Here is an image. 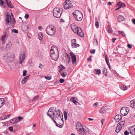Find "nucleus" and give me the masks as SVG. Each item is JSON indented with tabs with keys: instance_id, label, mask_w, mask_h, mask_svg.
Instances as JSON below:
<instances>
[{
	"instance_id": "27",
	"label": "nucleus",
	"mask_w": 135,
	"mask_h": 135,
	"mask_svg": "<svg viewBox=\"0 0 135 135\" xmlns=\"http://www.w3.org/2000/svg\"><path fill=\"white\" fill-rule=\"evenodd\" d=\"M12 15L13 18H11V23L12 25H14L16 23V21H15V18L13 17V16L12 15Z\"/></svg>"
},
{
	"instance_id": "45",
	"label": "nucleus",
	"mask_w": 135,
	"mask_h": 135,
	"mask_svg": "<svg viewBox=\"0 0 135 135\" xmlns=\"http://www.w3.org/2000/svg\"><path fill=\"white\" fill-rule=\"evenodd\" d=\"M12 32L15 33H17L18 32V31L16 29H13L12 30Z\"/></svg>"
},
{
	"instance_id": "58",
	"label": "nucleus",
	"mask_w": 135,
	"mask_h": 135,
	"mask_svg": "<svg viewBox=\"0 0 135 135\" xmlns=\"http://www.w3.org/2000/svg\"><path fill=\"white\" fill-rule=\"evenodd\" d=\"M123 31H119L118 32V33L119 34H121L122 33H123Z\"/></svg>"
},
{
	"instance_id": "4",
	"label": "nucleus",
	"mask_w": 135,
	"mask_h": 135,
	"mask_svg": "<svg viewBox=\"0 0 135 135\" xmlns=\"http://www.w3.org/2000/svg\"><path fill=\"white\" fill-rule=\"evenodd\" d=\"M53 108H51L49 109L48 112L47 114L51 118H52L51 116L52 115L53 117V118L55 119V117H57L59 115L61 114V112L60 110L56 109V108L54 110V111H53L52 110Z\"/></svg>"
},
{
	"instance_id": "16",
	"label": "nucleus",
	"mask_w": 135,
	"mask_h": 135,
	"mask_svg": "<svg viewBox=\"0 0 135 135\" xmlns=\"http://www.w3.org/2000/svg\"><path fill=\"white\" fill-rule=\"evenodd\" d=\"M25 54L24 52L22 54H21L20 56V63L21 64L24 61L25 59Z\"/></svg>"
},
{
	"instance_id": "37",
	"label": "nucleus",
	"mask_w": 135,
	"mask_h": 135,
	"mask_svg": "<svg viewBox=\"0 0 135 135\" xmlns=\"http://www.w3.org/2000/svg\"><path fill=\"white\" fill-rule=\"evenodd\" d=\"M108 32L109 33H111L112 32L113 30L111 28L108 27Z\"/></svg>"
},
{
	"instance_id": "50",
	"label": "nucleus",
	"mask_w": 135,
	"mask_h": 135,
	"mask_svg": "<svg viewBox=\"0 0 135 135\" xmlns=\"http://www.w3.org/2000/svg\"><path fill=\"white\" fill-rule=\"evenodd\" d=\"M95 52V50L93 49L92 50H90V52L91 54H94Z\"/></svg>"
},
{
	"instance_id": "33",
	"label": "nucleus",
	"mask_w": 135,
	"mask_h": 135,
	"mask_svg": "<svg viewBox=\"0 0 135 135\" xmlns=\"http://www.w3.org/2000/svg\"><path fill=\"white\" fill-rule=\"evenodd\" d=\"M4 0H0V5L2 6L3 7H6V6L4 5ZM6 1V0H5Z\"/></svg>"
},
{
	"instance_id": "35",
	"label": "nucleus",
	"mask_w": 135,
	"mask_h": 135,
	"mask_svg": "<svg viewBox=\"0 0 135 135\" xmlns=\"http://www.w3.org/2000/svg\"><path fill=\"white\" fill-rule=\"evenodd\" d=\"M10 122L13 124L16 123L17 122V119L16 118L11 119L10 120Z\"/></svg>"
},
{
	"instance_id": "10",
	"label": "nucleus",
	"mask_w": 135,
	"mask_h": 135,
	"mask_svg": "<svg viewBox=\"0 0 135 135\" xmlns=\"http://www.w3.org/2000/svg\"><path fill=\"white\" fill-rule=\"evenodd\" d=\"M11 19V16L8 13H7L5 18V21L6 25H10Z\"/></svg>"
},
{
	"instance_id": "64",
	"label": "nucleus",
	"mask_w": 135,
	"mask_h": 135,
	"mask_svg": "<svg viewBox=\"0 0 135 135\" xmlns=\"http://www.w3.org/2000/svg\"><path fill=\"white\" fill-rule=\"evenodd\" d=\"M88 119L89 121H92L93 120V119L91 118H88Z\"/></svg>"
},
{
	"instance_id": "47",
	"label": "nucleus",
	"mask_w": 135,
	"mask_h": 135,
	"mask_svg": "<svg viewBox=\"0 0 135 135\" xmlns=\"http://www.w3.org/2000/svg\"><path fill=\"white\" fill-rule=\"evenodd\" d=\"M95 25L96 27L98 28L99 27V22L98 21H97L95 22Z\"/></svg>"
},
{
	"instance_id": "52",
	"label": "nucleus",
	"mask_w": 135,
	"mask_h": 135,
	"mask_svg": "<svg viewBox=\"0 0 135 135\" xmlns=\"http://www.w3.org/2000/svg\"><path fill=\"white\" fill-rule=\"evenodd\" d=\"M124 134L125 135H128L129 134V132L127 131H126L124 132Z\"/></svg>"
},
{
	"instance_id": "25",
	"label": "nucleus",
	"mask_w": 135,
	"mask_h": 135,
	"mask_svg": "<svg viewBox=\"0 0 135 135\" xmlns=\"http://www.w3.org/2000/svg\"><path fill=\"white\" fill-rule=\"evenodd\" d=\"M10 116V114H9L3 116L2 117L0 118L1 120H2L5 119H7L8 118H9Z\"/></svg>"
},
{
	"instance_id": "40",
	"label": "nucleus",
	"mask_w": 135,
	"mask_h": 135,
	"mask_svg": "<svg viewBox=\"0 0 135 135\" xmlns=\"http://www.w3.org/2000/svg\"><path fill=\"white\" fill-rule=\"evenodd\" d=\"M16 119H17V122H19L20 121L21 119H22V118L21 117H18V118H16Z\"/></svg>"
},
{
	"instance_id": "17",
	"label": "nucleus",
	"mask_w": 135,
	"mask_h": 135,
	"mask_svg": "<svg viewBox=\"0 0 135 135\" xmlns=\"http://www.w3.org/2000/svg\"><path fill=\"white\" fill-rule=\"evenodd\" d=\"M126 5L124 3L121 2H118L116 5V7H119L120 8L122 7H124Z\"/></svg>"
},
{
	"instance_id": "48",
	"label": "nucleus",
	"mask_w": 135,
	"mask_h": 135,
	"mask_svg": "<svg viewBox=\"0 0 135 135\" xmlns=\"http://www.w3.org/2000/svg\"><path fill=\"white\" fill-rule=\"evenodd\" d=\"M66 75V73H62L61 75L63 77H65Z\"/></svg>"
},
{
	"instance_id": "59",
	"label": "nucleus",
	"mask_w": 135,
	"mask_h": 135,
	"mask_svg": "<svg viewBox=\"0 0 135 135\" xmlns=\"http://www.w3.org/2000/svg\"><path fill=\"white\" fill-rule=\"evenodd\" d=\"M122 34V36L123 37H124L126 36V35H125V34H124V33L123 32V33H122V34Z\"/></svg>"
},
{
	"instance_id": "61",
	"label": "nucleus",
	"mask_w": 135,
	"mask_h": 135,
	"mask_svg": "<svg viewBox=\"0 0 135 135\" xmlns=\"http://www.w3.org/2000/svg\"><path fill=\"white\" fill-rule=\"evenodd\" d=\"M104 119H102L101 120V123H102V125H103V122H104Z\"/></svg>"
},
{
	"instance_id": "39",
	"label": "nucleus",
	"mask_w": 135,
	"mask_h": 135,
	"mask_svg": "<svg viewBox=\"0 0 135 135\" xmlns=\"http://www.w3.org/2000/svg\"><path fill=\"white\" fill-rule=\"evenodd\" d=\"M119 123V125L121 126H122L123 125H124L125 123V122L124 121H123L122 122H120Z\"/></svg>"
},
{
	"instance_id": "14",
	"label": "nucleus",
	"mask_w": 135,
	"mask_h": 135,
	"mask_svg": "<svg viewBox=\"0 0 135 135\" xmlns=\"http://www.w3.org/2000/svg\"><path fill=\"white\" fill-rule=\"evenodd\" d=\"M130 133L132 135H135V125L130 127L129 128Z\"/></svg>"
},
{
	"instance_id": "1",
	"label": "nucleus",
	"mask_w": 135,
	"mask_h": 135,
	"mask_svg": "<svg viewBox=\"0 0 135 135\" xmlns=\"http://www.w3.org/2000/svg\"><path fill=\"white\" fill-rule=\"evenodd\" d=\"M76 128L77 131L79 132L80 135H89V132L85 127H83L81 124L78 122L76 125Z\"/></svg>"
},
{
	"instance_id": "26",
	"label": "nucleus",
	"mask_w": 135,
	"mask_h": 135,
	"mask_svg": "<svg viewBox=\"0 0 135 135\" xmlns=\"http://www.w3.org/2000/svg\"><path fill=\"white\" fill-rule=\"evenodd\" d=\"M94 72L96 74L99 75L101 74V70L100 69H95L94 70Z\"/></svg>"
},
{
	"instance_id": "22",
	"label": "nucleus",
	"mask_w": 135,
	"mask_h": 135,
	"mask_svg": "<svg viewBox=\"0 0 135 135\" xmlns=\"http://www.w3.org/2000/svg\"><path fill=\"white\" fill-rule=\"evenodd\" d=\"M124 18L122 16L119 15L117 17V20L119 22L123 21Z\"/></svg>"
},
{
	"instance_id": "31",
	"label": "nucleus",
	"mask_w": 135,
	"mask_h": 135,
	"mask_svg": "<svg viewBox=\"0 0 135 135\" xmlns=\"http://www.w3.org/2000/svg\"><path fill=\"white\" fill-rule=\"evenodd\" d=\"M75 98L73 97H72L70 99V101L73 102V103L75 104H77L78 102L75 100Z\"/></svg>"
},
{
	"instance_id": "24",
	"label": "nucleus",
	"mask_w": 135,
	"mask_h": 135,
	"mask_svg": "<svg viewBox=\"0 0 135 135\" xmlns=\"http://www.w3.org/2000/svg\"><path fill=\"white\" fill-rule=\"evenodd\" d=\"M6 2L7 3V5L10 8H12L13 7V6L11 1H8L7 0H6Z\"/></svg>"
},
{
	"instance_id": "13",
	"label": "nucleus",
	"mask_w": 135,
	"mask_h": 135,
	"mask_svg": "<svg viewBox=\"0 0 135 135\" xmlns=\"http://www.w3.org/2000/svg\"><path fill=\"white\" fill-rule=\"evenodd\" d=\"M51 59L54 60L56 61L59 57V54L54 53L50 54Z\"/></svg>"
},
{
	"instance_id": "60",
	"label": "nucleus",
	"mask_w": 135,
	"mask_h": 135,
	"mask_svg": "<svg viewBox=\"0 0 135 135\" xmlns=\"http://www.w3.org/2000/svg\"><path fill=\"white\" fill-rule=\"evenodd\" d=\"M94 42L95 43V42H96L97 44H98V42L97 40L96 39H94Z\"/></svg>"
},
{
	"instance_id": "46",
	"label": "nucleus",
	"mask_w": 135,
	"mask_h": 135,
	"mask_svg": "<svg viewBox=\"0 0 135 135\" xmlns=\"http://www.w3.org/2000/svg\"><path fill=\"white\" fill-rule=\"evenodd\" d=\"M103 74H104L105 76H107V70H104L103 71Z\"/></svg>"
},
{
	"instance_id": "11",
	"label": "nucleus",
	"mask_w": 135,
	"mask_h": 135,
	"mask_svg": "<svg viewBox=\"0 0 135 135\" xmlns=\"http://www.w3.org/2000/svg\"><path fill=\"white\" fill-rule=\"evenodd\" d=\"M59 54V51L57 48L55 46H52L50 50V54L54 53Z\"/></svg>"
},
{
	"instance_id": "12",
	"label": "nucleus",
	"mask_w": 135,
	"mask_h": 135,
	"mask_svg": "<svg viewBox=\"0 0 135 135\" xmlns=\"http://www.w3.org/2000/svg\"><path fill=\"white\" fill-rule=\"evenodd\" d=\"M70 55L72 59V63L73 64H75L76 62V55L72 52H70Z\"/></svg>"
},
{
	"instance_id": "51",
	"label": "nucleus",
	"mask_w": 135,
	"mask_h": 135,
	"mask_svg": "<svg viewBox=\"0 0 135 135\" xmlns=\"http://www.w3.org/2000/svg\"><path fill=\"white\" fill-rule=\"evenodd\" d=\"M26 73H27V71L26 70L24 71H23V75L24 76H25L26 75Z\"/></svg>"
},
{
	"instance_id": "23",
	"label": "nucleus",
	"mask_w": 135,
	"mask_h": 135,
	"mask_svg": "<svg viewBox=\"0 0 135 135\" xmlns=\"http://www.w3.org/2000/svg\"><path fill=\"white\" fill-rule=\"evenodd\" d=\"M130 105L132 107L135 108V100H131L130 102Z\"/></svg>"
},
{
	"instance_id": "62",
	"label": "nucleus",
	"mask_w": 135,
	"mask_h": 135,
	"mask_svg": "<svg viewBox=\"0 0 135 135\" xmlns=\"http://www.w3.org/2000/svg\"><path fill=\"white\" fill-rule=\"evenodd\" d=\"M43 67V65H42V64H40V66H39V67L40 68H42Z\"/></svg>"
},
{
	"instance_id": "54",
	"label": "nucleus",
	"mask_w": 135,
	"mask_h": 135,
	"mask_svg": "<svg viewBox=\"0 0 135 135\" xmlns=\"http://www.w3.org/2000/svg\"><path fill=\"white\" fill-rule=\"evenodd\" d=\"M9 129L10 131H13V128L12 127H10L9 128Z\"/></svg>"
},
{
	"instance_id": "5",
	"label": "nucleus",
	"mask_w": 135,
	"mask_h": 135,
	"mask_svg": "<svg viewBox=\"0 0 135 135\" xmlns=\"http://www.w3.org/2000/svg\"><path fill=\"white\" fill-rule=\"evenodd\" d=\"M74 18L78 21H81L83 17L82 12L78 10H75L73 13Z\"/></svg>"
},
{
	"instance_id": "20",
	"label": "nucleus",
	"mask_w": 135,
	"mask_h": 135,
	"mask_svg": "<svg viewBox=\"0 0 135 135\" xmlns=\"http://www.w3.org/2000/svg\"><path fill=\"white\" fill-rule=\"evenodd\" d=\"M107 110V108L106 106H103L101 108L99 111V112L103 114Z\"/></svg>"
},
{
	"instance_id": "8",
	"label": "nucleus",
	"mask_w": 135,
	"mask_h": 135,
	"mask_svg": "<svg viewBox=\"0 0 135 135\" xmlns=\"http://www.w3.org/2000/svg\"><path fill=\"white\" fill-rule=\"evenodd\" d=\"M73 5L71 2L69 0H66L64 2V8L65 9H69L73 7Z\"/></svg>"
},
{
	"instance_id": "36",
	"label": "nucleus",
	"mask_w": 135,
	"mask_h": 135,
	"mask_svg": "<svg viewBox=\"0 0 135 135\" xmlns=\"http://www.w3.org/2000/svg\"><path fill=\"white\" fill-rule=\"evenodd\" d=\"M6 34L4 35H3L2 37L1 40L2 41V44H5V42L4 41V39L6 37Z\"/></svg>"
},
{
	"instance_id": "38",
	"label": "nucleus",
	"mask_w": 135,
	"mask_h": 135,
	"mask_svg": "<svg viewBox=\"0 0 135 135\" xmlns=\"http://www.w3.org/2000/svg\"><path fill=\"white\" fill-rule=\"evenodd\" d=\"M39 96L38 95H37L32 98V100L35 101V100L37 99H38L39 98Z\"/></svg>"
},
{
	"instance_id": "29",
	"label": "nucleus",
	"mask_w": 135,
	"mask_h": 135,
	"mask_svg": "<svg viewBox=\"0 0 135 135\" xmlns=\"http://www.w3.org/2000/svg\"><path fill=\"white\" fill-rule=\"evenodd\" d=\"M7 58L8 59L10 58L13 59L14 58V55L13 54L11 53L8 54Z\"/></svg>"
},
{
	"instance_id": "32",
	"label": "nucleus",
	"mask_w": 135,
	"mask_h": 135,
	"mask_svg": "<svg viewBox=\"0 0 135 135\" xmlns=\"http://www.w3.org/2000/svg\"><path fill=\"white\" fill-rule=\"evenodd\" d=\"M38 36L39 39L41 41L42 40L43 35L40 32L38 33Z\"/></svg>"
},
{
	"instance_id": "43",
	"label": "nucleus",
	"mask_w": 135,
	"mask_h": 135,
	"mask_svg": "<svg viewBox=\"0 0 135 135\" xmlns=\"http://www.w3.org/2000/svg\"><path fill=\"white\" fill-rule=\"evenodd\" d=\"M98 102L95 103L93 105V107L95 108L97 107L98 106Z\"/></svg>"
},
{
	"instance_id": "53",
	"label": "nucleus",
	"mask_w": 135,
	"mask_h": 135,
	"mask_svg": "<svg viewBox=\"0 0 135 135\" xmlns=\"http://www.w3.org/2000/svg\"><path fill=\"white\" fill-rule=\"evenodd\" d=\"M29 17V15L28 14H26L25 16V17L26 19L28 18Z\"/></svg>"
},
{
	"instance_id": "2",
	"label": "nucleus",
	"mask_w": 135,
	"mask_h": 135,
	"mask_svg": "<svg viewBox=\"0 0 135 135\" xmlns=\"http://www.w3.org/2000/svg\"><path fill=\"white\" fill-rule=\"evenodd\" d=\"M52 120L55 123L56 125L59 128H62L63 126V114L61 113L57 117H55V119L52 118Z\"/></svg>"
},
{
	"instance_id": "3",
	"label": "nucleus",
	"mask_w": 135,
	"mask_h": 135,
	"mask_svg": "<svg viewBox=\"0 0 135 135\" xmlns=\"http://www.w3.org/2000/svg\"><path fill=\"white\" fill-rule=\"evenodd\" d=\"M73 31L80 37H84V33L81 28L77 27L75 24L73 23L70 25Z\"/></svg>"
},
{
	"instance_id": "57",
	"label": "nucleus",
	"mask_w": 135,
	"mask_h": 135,
	"mask_svg": "<svg viewBox=\"0 0 135 135\" xmlns=\"http://www.w3.org/2000/svg\"><path fill=\"white\" fill-rule=\"evenodd\" d=\"M26 135H33V134L32 133H27Z\"/></svg>"
},
{
	"instance_id": "56",
	"label": "nucleus",
	"mask_w": 135,
	"mask_h": 135,
	"mask_svg": "<svg viewBox=\"0 0 135 135\" xmlns=\"http://www.w3.org/2000/svg\"><path fill=\"white\" fill-rule=\"evenodd\" d=\"M127 46L129 49H131L132 48V46L131 45L129 44H128L127 45Z\"/></svg>"
},
{
	"instance_id": "9",
	"label": "nucleus",
	"mask_w": 135,
	"mask_h": 135,
	"mask_svg": "<svg viewBox=\"0 0 135 135\" xmlns=\"http://www.w3.org/2000/svg\"><path fill=\"white\" fill-rule=\"evenodd\" d=\"M129 109L128 107H123L120 110V113L122 115L125 116L129 112Z\"/></svg>"
},
{
	"instance_id": "7",
	"label": "nucleus",
	"mask_w": 135,
	"mask_h": 135,
	"mask_svg": "<svg viewBox=\"0 0 135 135\" xmlns=\"http://www.w3.org/2000/svg\"><path fill=\"white\" fill-rule=\"evenodd\" d=\"M62 12V9L60 8H56L53 11V15L55 17L59 18Z\"/></svg>"
},
{
	"instance_id": "21",
	"label": "nucleus",
	"mask_w": 135,
	"mask_h": 135,
	"mask_svg": "<svg viewBox=\"0 0 135 135\" xmlns=\"http://www.w3.org/2000/svg\"><path fill=\"white\" fill-rule=\"evenodd\" d=\"M5 104V100L3 98L0 99V108L1 107Z\"/></svg>"
},
{
	"instance_id": "42",
	"label": "nucleus",
	"mask_w": 135,
	"mask_h": 135,
	"mask_svg": "<svg viewBox=\"0 0 135 135\" xmlns=\"http://www.w3.org/2000/svg\"><path fill=\"white\" fill-rule=\"evenodd\" d=\"M44 78L45 79L48 80H50L51 79V76H45Z\"/></svg>"
},
{
	"instance_id": "63",
	"label": "nucleus",
	"mask_w": 135,
	"mask_h": 135,
	"mask_svg": "<svg viewBox=\"0 0 135 135\" xmlns=\"http://www.w3.org/2000/svg\"><path fill=\"white\" fill-rule=\"evenodd\" d=\"M132 21L133 23L134 24H135V19H134L132 20Z\"/></svg>"
},
{
	"instance_id": "15",
	"label": "nucleus",
	"mask_w": 135,
	"mask_h": 135,
	"mask_svg": "<svg viewBox=\"0 0 135 135\" xmlns=\"http://www.w3.org/2000/svg\"><path fill=\"white\" fill-rule=\"evenodd\" d=\"M76 40L75 39L71 40V46L73 48H76L79 46V45L76 43Z\"/></svg>"
},
{
	"instance_id": "6",
	"label": "nucleus",
	"mask_w": 135,
	"mask_h": 135,
	"mask_svg": "<svg viewBox=\"0 0 135 135\" xmlns=\"http://www.w3.org/2000/svg\"><path fill=\"white\" fill-rule=\"evenodd\" d=\"M46 31L48 35H53L55 33V27L52 25L48 26L46 29Z\"/></svg>"
},
{
	"instance_id": "18",
	"label": "nucleus",
	"mask_w": 135,
	"mask_h": 135,
	"mask_svg": "<svg viewBox=\"0 0 135 135\" xmlns=\"http://www.w3.org/2000/svg\"><path fill=\"white\" fill-rule=\"evenodd\" d=\"M122 116L118 114L116 115L114 118L115 120L117 122H119L122 119Z\"/></svg>"
},
{
	"instance_id": "49",
	"label": "nucleus",
	"mask_w": 135,
	"mask_h": 135,
	"mask_svg": "<svg viewBox=\"0 0 135 135\" xmlns=\"http://www.w3.org/2000/svg\"><path fill=\"white\" fill-rule=\"evenodd\" d=\"M64 79H61L60 80V82L61 83H63L64 81Z\"/></svg>"
},
{
	"instance_id": "30",
	"label": "nucleus",
	"mask_w": 135,
	"mask_h": 135,
	"mask_svg": "<svg viewBox=\"0 0 135 135\" xmlns=\"http://www.w3.org/2000/svg\"><path fill=\"white\" fill-rule=\"evenodd\" d=\"M65 68L62 65H60L59 66V72L61 73L62 72V71L64 69H65Z\"/></svg>"
},
{
	"instance_id": "19",
	"label": "nucleus",
	"mask_w": 135,
	"mask_h": 135,
	"mask_svg": "<svg viewBox=\"0 0 135 135\" xmlns=\"http://www.w3.org/2000/svg\"><path fill=\"white\" fill-rule=\"evenodd\" d=\"M30 75L27 76L23 78L22 79L21 81V83L22 84H25L26 83L27 81V80L28 79Z\"/></svg>"
},
{
	"instance_id": "55",
	"label": "nucleus",
	"mask_w": 135,
	"mask_h": 135,
	"mask_svg": "<svg viewBox=\"0 0 135 135\" xmlns=\"http://www.w3.org/2000/svg\"><path fill=\"white\" fill-rule=\"evenodd\" d=\"M91 56H90V57L87 59V60L88 61L91 60Z\"/></svg>"
},
{
	"instance_id": "44",
	"label": "nucleus",
	"mask_w": 135,
	"mask_h": 135,
	"mask_svg": "<svg viewBox=\"0 0 135 135\" xmlns=\"http://www.w3.org/2000/svg\"><path fill=\"white\" fill-rule=\"evenodd\" d=\"M120 128L119 127H117L116 128V129L115 130V131L117 132H118L120 131Z\"/></svg>"
},
{
	"instance_id": "28",
	"label": "nucleus",
	"mask_w": 135,
	"mask_h": 135,
	"mask_svg": "<svg viewBox=\"0 0 135 135\" xmlns=\"http://www.w3.org/2000/svg\"><path fill=\"white\" fill-rule=\"evenodd\" d=\"M105 61H106V62L107 65L109 67V68L110 69V64L109 61V59L108 58V57L107 55H105Z\"/></svg>"
},
{
	"instance_id": "34",
	"label": "nucleus",
	"mask_w": 135,
	"mask_h": 135,
	"mask_svg": "<svg viewBox=\"0 0 135 135\" xmlns=\"http://www.w3.org/2000/svg\"><path fill=\"white\" fill-rule=\"evenodd\" d=\"M120 88L122 90H126L127 89V88L125 85H121L120 86Z\"/></svg>"
},
{
	"instance_id": "41",
	"label": "nucleus",
	"mask_w": 135,
	"mask_h": 135,
	"mask_svg": "<svg viewBox=\"0 0 135 135\" xmlns=\"http://www.w3.org/2000/svg\"><path fill=\"white\" fill-rule=\"evenodd\" d=\"M64 116L65 120H66L67 119V112L65 111H64Z\"/></svg>"
}]
</instances>
